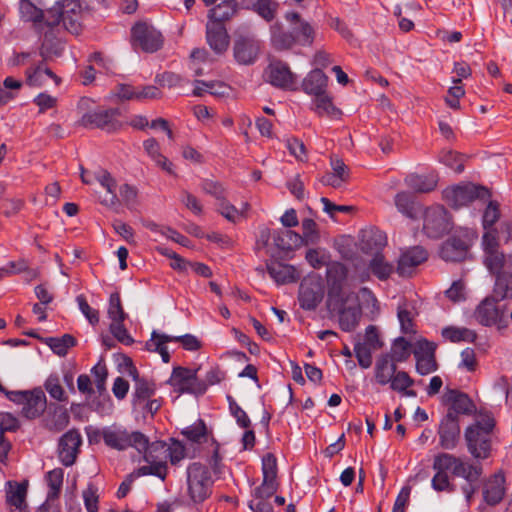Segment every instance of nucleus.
<instances>
[{
    "instance_id": "1",
    "label": "nucleus",
    "mask_w": 512,
    "mask_h": 512,
    "mask_svg": "<svg viewBox=\"0 0 512 512\" xmlns=\"http://www.w3.org/2000/svg\"><path fill=\"white\" fill-rule=\"evenodd\" d=\"M206 6L215 5L208 12L206 40L217 54L225 52L229 46V36L223 25L232 18L238 9L237 0H202Z\"/></svg>"
},
{
    "instance_id": "2",
    "label": "nucleus",
    "mask_w": 512,
    "mask_h": 512,
    "mask_svg": "<svg viewBox=\"0 0 512 512\" xmlns=\"http://www.w3.org/2000/svg\"><path fill=\"white\" fill-rule=\"evenodd\" d=\"M327 306L331 313L338 315V323L342 331L352 332L359 325L362 309L358 296L354 292L328 298Z\"/></svg>"
},
{
    "instance_id": "3",
    "label": "nucleus",
    "mask_w": 512,
    "mask_h": 512,
    "mask_svg": "<svg viewBox=\"0 0 512 512\" xmlns=\"http://www.w3.org/2000/svg\"><path fill=\"white\" fill-rule=\"evenodd\" d=\"M103 441L108 447L120 451L134 447L140 453L144 452V455L146 452L149 453L150 449H152V454L158 452L156 443L149 445L148 438L141 432L130 433L126 429L115 425L103 428Z\"/></svg>"
},
{
    "instance_id": "4",
    "label": "nucleus",
    "mask_w": 512,
    "mask_h": 512,
    "mask_svg": "<svg viewBox=\"0 0 512 512\" xmlns=\"http://www.w3.org/2000/svg\"><path fill=\"white\" fill-rule=\"evenodd\" d=\"M495 426L493 418L486 416L469 425L464 432L469 453L476 459H486L491 451V433Z\"/></svg>"
},
{
    "instance_id": "5",
    "label": "nucleus",
    "mask_w": 512,
    "mask_h": 512,
    "mask_svg": "<svg viewBox=\"0 0 512 512\" xmlns=\"http://www.w3.org/2000/svg\"><path fill=\"white\" fill-rule=\"evenodd\" d=\"M509 307L510 302H503L489 295L478 304L474 317L483 326L505 330L509 326V318L512 321V310L508 314Z\"/></svg>"
},
{
    "instance_id": "6",
    "label": "nucleus",
    "mask_w": 512,
    "mask_h": 512,
    "mask_svg": "<svg viewBox=\"0 0 512 512\" xmlns=\"http://www.w3.org/2000/svg\"><path fill=\"white\" fill-rule=\"evenodd\" d=\"M361 249L366 253H374L369 262V269L379 280H387L394 271V266L388 262L384 255L378 250L385 245V237L381 232L370 231L363 234L361 239Z\"/></svg>"
},
{
    "instance_id": "7",
    "label": "nucleus",
    "mask_w": 512,
    "mask_h": 512,
    "mask_svg": "<svg viewBox=\"0 0 512 512\" xmlns=\"http://www.w3.org/2000/svg\"><path fill=\"white\" fill-rule=\"evenodd\" d=\"M213 480L208 468L198 462L187 467V491L194 503H202L212 493Z\"/></svg>"
},
{
    "instance_id": "8",
    "label": "nucleus",
    "mask_w": 512,
    "mask_h": 512,
    "mask_svg": "<svg viewBox=\"0 0 512 512\" xmlns=\"http://www.w3.org/2000/svg\"><path fill=\"white\" fill-rule=\"evenodd\" d=\"M197 369L192 370L182 366H176L166 381L175 392L180 394L203 395L207 390V385L203 380L197 377Z\"/></svg>"
},
{
    "instance_id": "9",
    "label": "nucleus",
    "mask_w": 512,
    "mask_h": 512,
    "mask_svg": "<svg viewBox=\"0 0 512 512\" xmlns=\"http://www.w3.org/2000/svg\"><path fill=\"white\" fill-rule=\"evenodd\" d=\"M490 196L486 187L472 183L447 188L443 192L445 201L454 208L466 206L476 199L487 200Z\"/></svg>"
},
{
    "instance_id": "10",
    "label": "nucleus",
    "mask_w": 512,
    "mask_h": 512,
    "mask_svg": "<svg viewBox=\"0 0 512 512\" xmlns=\"http://www.w3.org/2000/svg\"><path fill=\"white\" fill-rule=\"evenodd\" d=\"M7 398L22 405L21 413L27 419H35L42 415L47 405L46 396L40 388L10 392Z\"/></svg>"
},
{
    "instance_id": "11",
    "label": "nucleus",
    "mask_w": 512,
    "mask_h": 512,
    "mask_svg": "<svg viewBox=\"0 0 512 512\" xmlns=\"http://www.w3.org/2000/svg\"><path fill=\"white\" fill-rule=\"evenodd\" d=\"M423 222L424 233L434 239L441 238L448 233L452 227L448 212L441 205L427 208L423 215Z\"/></svg>"
},
{
    "instance_id": "12",
    "label": "nucleus",
    "mask_w": 512,
    "mask_h": 512,
    "mask_svg": "<svg viewBox=\"0 0 512 512\" xmlns=\"http://www.w3.org/2000/svg\"><path fill=\"white\" fill-rule=\"evenodd\" d=\"M130 42L134 48H139L145 53H154L160 47V32L152 24L139 21L131 28Z\"/></svg>"
},
{
    "instance_id": "13",
    "label": "nucleus",
    "mask_w": 512,
    "mask_h": 512,
    "mask_svg": "<svg viewBox=\"0 0 512 512\" xmlns=\"http://www.w3.org/2000/svg\"><path fill=\"white\" fill-rule=\"evenodd\" d=\"M302 229L303 235H299L291 230H285V236L289 237L291 242L286 243L283 241V237L278 238V248L284 251H290L302 245H314L319 241L320 235L314 220L310 218L304 219L302 221Z\"/></svg>"
},
{
    "instance_id": "14",
    "label": "nucleus",
    "mask_w": 512,
    "mask_h": 512,
    "mask_svg": "<svg viewBox=\"0 0 512 512\" xmlns=\"http://www.w3.org/2000/svg\"><path fill=\"white\" fill-rule=\"evenodd\" d=\"M264 77L272 86L282 90H293L297 81L287 63L273 59L264 71Z\"/></svg>"
},
{
    "instance_id": "15",
    "label": "nucleus",
    "mask_w": 512,
    "mask_h": 512,
    "mask_svg": "<svg viewBox=\"0 0 512 512\" xmlns=\"http://www.w3.org/2000/svg\"><path fill=\"white\" fill-rule=\"evenodd\" d=\"M120 111L116 108L107 110H96L82 116L79 124L86 128H99L107 132H113L121 127L118 121Z\"/></svg>"
},
{
    "instance_id": "16",
    "label": "nucleus",
    "mask_w": 512,
    "mask_h": 512,
    "mask_svg": "<svg viewBox=\"0 0 512 512\" xmlns=\"http://www.w3.org/2000/svg\"><path fill=\"white\" fill-rule=\"evenodd\" d=\"M489 272L495 276L491 296L503 302L512 300V253L501 267Z\"/></svg>"
},
{
    "instance_id": "17",
    "label": "nucleus",
    "mask_w": 512,
    "mask_h": 512,
    "mask_svg": "<svg viewBox=\"0 0 512 512\" xmlns=\"http://www.w3.org/2000/svg\"><path fill=\"white\" fill-rule=\"evenodd\" d=\"M437 345L426 339L418 340L413 350L416 359V369L421 375H427L437 370L435 358Z\"/></svg>"
},
{
    "instance_id": "18",
    "label": "nucleus",
    "mask_w": 512,
    "mask_h": 512,
    "mask_svg": "<svg viewBox=\"0 0 512 512\" xmlns=\"http://www.w3.org/2000/svg\"><path fill=\"white\" fill-rule=\"evenodd\" d=\"M82 444L80 432L73 428L63 434L58 443V456L64 466H71L75 463Z\"/></svg>"
},
{
    "instance_id": "19",
    "label": "nucleus",
    "mask_w": 512,
    "mask_h": 512,
    "mask_svg": "<svg viewBox=\"0 0 512 512\" xmlns=\"http://www.w3.org/2000/svg\"><path fill=\"white\" fill-rule=\"evenodd\" d=\"M144 460L147 464L130 473L120 484L117 491L118 498H123L127 495L135 478L146 475L160 477V461L158 460V455L152 454V449H150V452H146L144 455Z\"/></svg>"
},
{
    "instance_id": "20",
    "label": "nucleus",
    "mask_w": 512,
    "mask_h": 512,
    "mask_svg": "<svg viewBox=\"0 0 512 512\" xmlns=\"http://www.w3.org/2000/svg\"><path fill=\"white\" fill-rule=\"evenodd\" d=\"M453 415L454 412L447 413L438 429L440 446L447 450L454 449L460 438L459 418H455Z\"/></svg>"
},
{
    "instance_id": "21",
    "label": "nucleus",
    "mask_w": 512,
    "mask_h": 512,
    "mask_svg": "<svg viewBox=\"0 0 512 512\" xmlns=\"http://www.w3.org/2000/svg\"><path fill=\"white\" fill-rule=\"evenodd\" d=\"M427 258L428 253L424 248L420 246L409 248L401 253L396 272L402 277H409L412 275L414 269L425 262Z\"/></svg>"
},
{
    "instance_id": "22",
    "label": "nucleus",
    "mask_w": 512,
    "mask_h": 512,
    "mask_svg": "<svg viewBox=\"0 0 512 512\" xmlns=\"http://www.w3.org/2000/svg\"><path fill=\"white\" fill-rule=\"evenodd\" d=\"M483 247L485 252L484 264L488 270L498 269L507 260V255L498 251V241L495 231H488L483 235Z\"/></svg>"
},
{
    "instance_id": "23",
    "label": "nucleus",
    "mask_w": 512,
    "mask_h": 512,
    "mask_svg": "<svg viewBox=\"0 0 512 512\" xmlns=\"http://www.w3.org/2000/svg\"><path fill=\"white\" fill-rule=\"evenodd\" d=\"M323 299V289L320 283L304 280L299 286L298 300L301 308L314 310Z\"/></svg>"
},
{
    "instance_id": "24",
    "label": "nucleus",
    "mask_w": 512,
    "mask_h": 512,
    "mask_svg": "<svg viewBox=\"0 0 512 512\" xmlns=\"http://www.w3.org/2000/svg\"><path fill=\"white\" fill-rule=\"evenodd\" d=\"M483 499L490 505L499 504L505 495V476L499 471L488 478L483 485Z\"/></svg>"
},
{
    "instance_id": "25",
    "label": "nucleus",
    "mask_w": 512,
    "mask_h": 512,
    "mask_svg": "<svg viewBox=\"0 0 512 512\" xmlns=\"http://www.w3.org/2000/svg\"><path fill=\"white\" fill-rule=\"evenodd\" d=\"M348 276V270L340 262H331L327 264V283L329 285L328 298L345 295L348 292L342 290V285Z\"/></svg>"
},
{
    "instance_id": "26",
    "label": "nucleus",
    "mask_w": 512,
    "mask_h": 512,
    "mask_svg": "<svg viewBox=\"0 0 512 512\" xmlns=\"http://www.w3.org/2000/svg\"><path fill=\"white\" fill-rule=\"evenodd\" d=\"M234 57L239 64H252L259 52V42L250 37H239L233 47Z\"/></svg>"
},
{
    "instance_id": "27",
    "label": "nucleus",
    "mask_w": 512,
    "mask_h": 512,
    "mask_svg": "<svg viewBox=\"0 0 512 512\" xmlns=\"http://www.w3.org/2000/svg\"><path fill=\"white\" fill-rule=\"evenodd\" d=\"M468 248L469 242L467 239L453 236L443 243L440 255L445 261L458 262L466 258Z\"/></svg>"
},
{
    "instance_id": "28",
    "label": "nucleus",
    "mask_w": 512,
    "mask_h": 512,
    "mask_svg": "<svg viewBox=\"0 0 512 512\" xmlns=\"http://www.w3.org/2000/svg\"><path fill=\"white\" fill-rule=\"evenodd\" d=\"M444 402L450 404L447 413H453L458 418L459 414L469 415L473 412L474 404L467 394L455 389H448L443 396Z\"/></svg>"
},
{
    "instance_id": "29",
    "label": "nucleus",
    "mask_w": 512,
    "mask_h": 512,
    "mask_svg": "<svg viewBox=\"0 0 512 512\" xmlns=\"http://www.w3.org/2000/svg\"><path fill=\"white\" fill-rule=\"evenodd\" d=\"M100 185L105 188L106 194L100 197V203L114 211H119L120 201L117 195V182L108 171H101L96 176Z\"/></svg>"
},
{
    "instance_id": "30",
    "label": "nucleus",
    "mask_w": 512,
    "mask_h": 512,
    "mask_svg": "<svg viewBox=\"0 0 512 512\" xmlns=\"http://www.w3.org/2000/svg\"><path fill=\"white\" fill-rule=\"evenodd\" d=\"M266 267L269 275L277 284L293 283L300 278V273L297 269L289 264L271 262L267 263Z\"/></svg>"
},
{
    "instance_id": "31",
    "label": "nucleus",
    "mask_w": 512,
    "mask_h": 512,
    "mask_svg": "<svg viewBox=\"0 0 512 512\" xmlns=\"http://www.w3.org/2000/svg\"><path fill=\"white\" fill-rule=\"evenodd\" d=\"M328 77L320 69L315 68L311 70L302 81V89L309 95L315 97L326 93Z\"/></svg>"
},
{
    "instance_id": "32",
    "label": "nucleus",
    "mask_w": 512,
    "mask_h": 512,
    "mask_svg": "<svg viewBox=\"0 0 512 512\" xmlns=\"http://www.w3.org/2000/svg\"><path fill=\"white\" fill-rule=\"evenodd\" d=\"M397 371L396 363L391 360L389 354L380 355L374 367L375 380L379 385H387L395 372Z\"/></svg>"
},
{
    "instance_id": "33",
    "label": "nucleus",
    "mask_w": 512,
    "mask_h": 512,
    "mask_svg": "<svg viewBox=\"0 0 512 512\" xmlns=\"http://www.w3.org/2000/svg\"><path fill=\"white\" fill-rule=\"evenodd\" d=\"M27 84L30 86H43L47 79H52L59 84L60 78L49 69L43 62L26 70Z\"/></svg>"
},
{
    "instance_id": "34",
    "label": "nucleus",
    "mask_w": 512,
    "mask_h": 512,
    "mask_svg": "<svg viewBox=\"0 0 512 512\" xmlns=\"http://www.w3.org/2000/svg\"><path fill=\"white\" fill-rule=\"evenodd\" d=\"M27 484L25 483H9V489L6 493V502L13 507L11 512H23L27 508L26 504Z\"/></svg>"
},
{
    "instance_id": "35",
    "label": "nucleus",
    "mask_w": 512,
    "mask_h": 512,
    "mask_svg": "<svg viewBox=\"0 0 512 512\" xmlns=\"http://www.w3.org/2000/svg\"><path fill=\"white\" fill-rule=\"evenodd\" d=\"M395 205L400 213L410 219H416L418 214L421 212V207L407 192H399L396 194Z\"/></svg>"
},
{
    "instance_id": "36",
    "label": "nucleus",
    "mask_w": 512,
    "mask_h": 512,
    "mask_svg": "<svg viewBox=\"0 0 512 512\" xmlns=\"http://www.w3.org/2000/svg\"><path fill=\"white\" fill-rule=\"evenodd\" d=\"M45 344L58 356H65L69 350L76 346L77 340L71 334H64L61 337H48L44 340Z\"/></svg>"
},
{
    "instance_id": "37",
    "label": "nucleus",
    "mask_w": 512,
    "mask_h": 512,
    "mask_svg": "<svg viewBox=\"0 0 512 512\" xmlns=\"http://www.w3.org/2000/svg\"><path fill=\"white\" fill-rule=\"evenodd\" d=\"M388 384H390V388L393 391H397L408 397L416 396L414 390H408V388L414 385V380L405 371H396Z\"/></svg>"
},
{
    "instance_id": "38",
    "label": "nucleus",
    "mask_w": 512,
    "mask_h": 512,
    "mask_svg": "<svg viewBox=\"0 0 512 512\" xmlns=\"http://www.w3.org/2000/svg\"><path fill=\"white\" fill-rule=\"evenodd\" d=\"M271 41L277 50H288L297 42L293 32L284 31L278 24L272 27Z\"/></svg>"
},
{
    "instance_id": "39",
    "label": "nucleus",
    "mask_w": 512,
    "mask_h": 512,
    "mask_svg": "<svg viewBox=\"0 0 512 512\" xmlns=\"http://www.w3.org/2000/svg\"><path fill=\"white\" fill-rule=\"evenodd\" d=\"M20 17L25 22L34 24L41 23L44 20V12L38 8L30 0H20L19 2Z\"/></svg>"
},
{
    "instance_id": "40",
    "label": "nucleus",
    "mask_w": 512,
    "mask_h": 512,
    "mask_svg": "<svg viewBox=\"0 0 512 512\" xmlns=\"http://www.w3.org/2000/svg\"><path fill=\"white\" fill-rule=\"evenodd\" d=\"M314 102L316 106L315 111L318 113V115H326L331 118H340L342 114L341 110L333 105L332 98L326 93L316 96Z\"/></svg>"
},
{
    "instance_id": "41",
    "label": "nucleus",
    "mask_w": 512,
    "mask_h": 512,
    "mask_svg": "<svg viewBox=\"0 0 512 512\" xmlns=\"http://www.w3.org/2000/svg\"><path fill=\"white\" fill-rule=\"evenodd\" d=\"M407 185L419 193H428L435 189L437 180L432 176L410 175L406 178Z\"/></svg>"
},
{
    "instance_id": "42",
    "label": "nucleus",
    "mask_w": 512,
    "mask_h": 512,
    "mask_svg": "<svg viewBox=\"0 0 512 512\" xmlns=\"http://www.w3.org/2000/svg\"><path fill=\"white\" fill-rule=\"evenodd\" d=\"M442 336L451 342H474L477 338L475 331L468 328L446 327L442 330Z\"/></svg>"
},
{
    "instance_id": "43",
    "label": "nucleus",
    "mask_w": 512,
    "mask_h": 512,
    "mask_svg": "<svg viewBox=\"0 0 512 512\" xmlns=\"http://www.w3.org/2000/svg\"><path fill=\"white\" fill-rule=\"evenodd\" d=\"M118 199L120 201V206L124 205L129 210H134L137 208L139 204L138 200V190L135 186L130 185L128 183L122 184L119 189Z\"/></svg>"
},
{
    "instance_id": "44",
    "label": "nucleus",
    "mask_w": 512,
    "mask_h": 512,
    "mask_svg": "<svg viewBox=\"0 0 512 512\" xmlns=\"http://www.w3.org/2000/svg\"><path fill=\"white\" fill-rule=\"evenodd\" d=\"M63 478L64 471L62 468H55L47 473L46 479L49 486L48 500L58 498L62 488Z\"/></svg>"
},
{
    "instance_id": "45",
    "label": "nucleus",
    "mask_w": 512,
    "mask_h": 512,
    "mask_svg": "<svg viewBox=\"0 0 512 512\" xmlns=\"http://www.w3.org/2000/svg\"><path fill=\"white\" fill-rule=\"evenodd\" d=\"M411 353V343L404 337H398L394 340L391 347V360L395 363L406 361Z\"/></svg>"
},
{
    "instance_id": "46",
    "label": "nucleus",
    "mask_w": 512,
    "mask_h": 512,
    "mask_svg": "<svg viewBox=\"0 0 512 512\" xmlns=\"http://www.w3.org/2000/svg\"><path fill=\"white\" fill-rule=\"evenodd\" d=\"M466 159L465 155L452 150L444 151L440 155V161L456 173H462L464 171Z\"/></svg>"
},
{
    "instance_id": "47",
    "label": "nucleus",
    "mask_w": 512,
    "mask_h": 512,
    "mask_svg": "<svg viewBox=\"0 0 512 512\" xmlns=\"http://www.w3.org/2000/svg\"><path fill=\"white\" fill-rule=\"evenodd\" d=\"M482 474L481 465L466 464L462 460L455 466L454 475L463 477L467 482L474 483L478 481Z\"/></svg>"
},
{
    "instance_id": "48",
    "label": "nucleus",
    "mask_w": 512,
    "mask_h": 512,
    "mask_svg": "<svg viewBox=\"0 0 512 512\" xmlns=\"http://www.w3.org/2000/svg\"><path fill=\"white\" fill-rule=\"evenodd\" d=\"M182 433L194 443L200 444L207 441V427L201 419L194 425L187 427Z\"/></svg>"
},
{
    "instance_id": "49",
    "label": "nucleus",
    "mask_w": 512,
    "mask_h": 512,
    "mask_svg": "<svg viewBox=\"0 0 512 512\" xmlns=\"http://www.w3.org/2000/svg\"><path fill=\"white\" fill-rule=\"evenodd\" d=\"M180 342L184 349L188 351H196L201 348L200 341L191 334H185L182 336L172 337L167 334L162 333V344L168 342Z\"/></svg>"
},
{
    "instance_id": "50",
    "label": "nucleus",
    "mask_w": 512,
    "mask_h": 512,
    "mask_svg": "<svg viewBox=\"0 0 512 512\" xmlns=\"http://www.w3.org/2000/svg\"><path fill=\"white\" fill-rule=\"evenodd\" d=\"M69 421L70 416L68 411L63 407H57L51 419L48 421L47 426L50 430L59 432L68 426Z\"/></svg>"
},
{
    "instance_id": "51",
    "label": "nucleus",
    "mask_w": 512,
    "mask_h": 512,
    "mask_svg": "<svg viewBox=\"0 0 512 512\" xmlns=\"http://www.w3.org/2000/svg\"><path fill=\"white\" fill-rule=\"evenodd\" d=\"M460 458L455 457L452 454L441 453L434 458L433 469L435 471H443L446 472L449 469L453 470V474L455 473V466H458L460 462Z\"/></svg>"
},
{
    "instance_id": "52",
    "label": "nucleus",
    "mask_w": 512,
    "mask_h": 512,
    "mask_svg": "<svg viewBox=\"0 0 512 512\" xmlns=\"http://www.w3.org/2000/svg\"><path fill=\"white\" fill-rule=\"evenodd\" d=\"M296 41L303 46H310L314 41V30L311 25L306 22H300L297 27L293 28Z\"/></svg>"
},
{
    "instance_id": "53",
    "label": "nucleus",
    "mask_w": 512,
    "mask_h": 512,
    "mask_svg": "<svg viewBox=\"0 0 512 512\" xmlns=\"http://www.w3.org/2000/svg\"><path fill=\"white\" fill-rule=\"evenodd\" d=\"M279 4L274 0H257L255 11L266 21H272L276 15Z\"/></svg>"
},
{
    "instance_id": "54",
    "label": "nucleus",
    "mask_w": 512,
    "mask_h": 512,
    "mask_svg": "<svg viewBox=\"0 0 512 512\" xmlns=\"http://www.w3.org/2000/svg\"><path fill=\"white\" fill-rule=\"evenodd\" d=\"M108 316L112 322L124 321L126 318V314L122 308L120 295L118 292L112 293L110 295Z\"/></svg>"
},
{
    "instance_id": "55",
    "label": "nucleus",
    "mask_w": 512,
    "mask_h": 512,
    "mask_svg": "<svg viewBox=\"0 0 512 512\" xmlns=\"http://www.w3.org/2000/svg\"><path fill=\"white\" fill-rule=\"evenodd\" d=\"M263 479L266 481H276L277 460L272 453H267L262 459Z\"/></svg>"
},
{
    "instance_id": "56",
    "label": "nucleus",
    "mask_w": 512,
    "mask_h": 512,
    "mask_svg": "<svg viewBox=\"0 0 512 512\" xmlns=\"http://www.w3.org/2000/svg\"><path fill=\"white\" fill-rule=\"evenodd\" d=\"M231 414L236 418L238 425L242 428H249L251 421L246 412L235 402L232 396H227Z\"/></svg>"
},
{
    "instance_id": "57",
    "label": "nucleus",
    "mask_w": 512,
    "mask_h": 512,
    "mask_svg": "<svg viewBox=\"0 0 512 512\" xmlns=\"http://www.w3.org/2000/svg\"><path fill=\"white\" fill-rule=\"evenodd\" d=\"M45 389L50 394V396L58 401H65L66 396L64 389L60 385L59 378L55 375H50L45 384Z\"/></svg>"
},
{
    "instance_id": "58",
    "label": "nucleus",
    "mask_w": 512,
    "mask_h": 512,
    "mask_svg": "<svg viewBox=\"0 0 512 512\" xmlns=\"http://www.w3.org/2000/svg\"><path fill=\"white\" fill-rule=\"evenodd\" d=\"M500 218L499 204L496 201H489L483 214L484 229L491 228Z\"/></svg>"
},
{
    "instance_id": "59",
    "label": "nucleus",
    "mask_w": 512,
    "mask_h": 512,
    "mask_svg": "<svg viewBox=\"0 0 512 512\" xmlns=\"http://www.w3.org/2000/svg\"><path fill=\"white\" fill-rule=\"evenodd\" d=\"M397 316L400 322L401 331L404 334L414 333L412 312L407 307L399 306Z\"/></svg>"
},
{
    "instance_id": "60",
    "label": "nucleus",
    "mask_w": 512,
    "mask_h": 512,
    "mask_svg": "<svg viewBox=\"0 0 512 512\" xmlns=\"http://www.w3.org/2000/svg\"><path fill=\"white\" fill-rule=\"evenodd\" d=\"M371 350L372 349L370 347L363 343H357L354 347V353L358 363L364 369L369 368L372 364Z\"/></svg>"
},
{
    "instance_id": "61",
    "label": "nucleus",
    "mask_w": 512,
    "mask_h": 512,
    "mask_svg": "<svg viewBox=\"0 0 512 512\" xmlns=\"http://www.w3.org/2000/svg\"><path fill=\"white\" fill-rule=\"evenodd\" d=\"M201 188L206 194L213 196L217 202L225 197V188L217 181L206 179L202 182Z\"/></svg>"
},
{
    "instance_id": "62",
    "label": "nucleus",
    "mask_w": 512,
    "mask_h": 512,
    "mask_svg": "<svg viewBox=\"0 0 512 512\" xmlns=\"http://www.w3.org/2000/svg\"><path fill=\"white\" fill-rule=\"evenodd\" d=\"M181 202L193 214L197 216H201L203 214L202 204L200 203L199 199L190 192L183 190Z\"/></svg>"
},
{
    "instance_id": "63",
    "label": "nucleus",
    "mask_w": 512,
    "mask_h": 512,
    "mask_svg": "<svg viewBox=\"0 0 512 512\" xmlns=\"http://www.w3.org/2000/svg\"><path fill=\"white\" fill-rule=\"evenodd\" d=\"M19 428L18 419L9 412L0 413V435L4 436V433L14 432Z\"/></svg>"
},
{
    "instance_id": "64",
    "label": "nucleus",
    "mask_w": 512,
    "mask_h": 512,
    "mask_svg": "<svg viewBox=\"0 0 512 512\" xmlns=\"http://www.w3.org/2000/svg\"><path fill=\"white\" fill-rule=\"evenodd\" d=\"M217 211L228 221L235 222L239 211L232 205L226 197L217 202Z\"/></svg>"
}]
</instances>
